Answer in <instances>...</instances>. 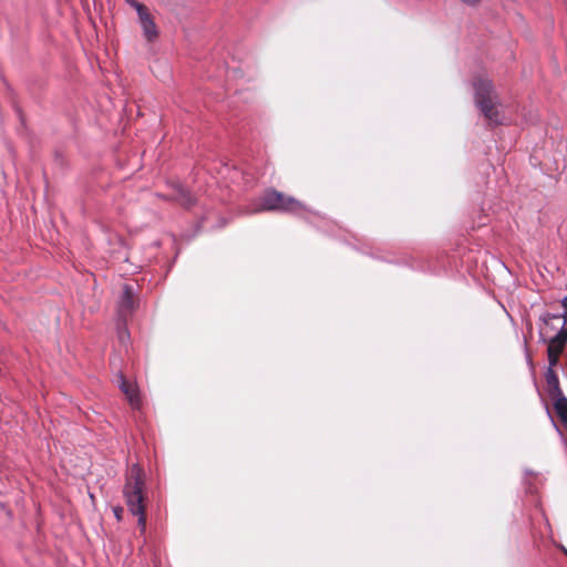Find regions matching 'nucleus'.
Listing matches in <instances>:
<instances>
[{"mask_svg":"<svg viewBox=\"0 0 567 567\" xmlns=\"http://www.w3.org/2000/svg\"><path fill=\"white\" fill-rule=\"evenodd\" d=\"M142 475V470L137 465H133L128 472L123 493L130 512L138 517V526L144 530L146 527V517L143 505L144 483Z\"/></svg>","mask_w":567,"mask_h":567,"instance_id":"2","label":"nucleus"},{"mask_svg":"<svg viewBox=\"0 0 567 567\" xmlns=\"http://www.w3.org/2000/svg\"><path fill=\"white\" fill-rule=\"evenodd\" d=\"M563 349H564L563 346L557 344L555 341L550 340L549 344H548L547 352L548 353H555V354L559 355L561 353Z\"/></svg>","mask_w":567,"mask_h":567,"instance_id":"11","label":"nucleus"},{"mask_svg":"<svg viewBox=\"0 0 567 567\" xmlns=\"http://www.w3.org/2000/svg\"><path fill=\"white\" fill-rule=\"evenodd\" d=\"M120 380H121L120 388L123 391V393L126 395L130 404L133 408H138L140 400H138L137 390H136L135 385L130 383V382H127L123 378V375L120 377Z\"/></svg>","mask_w":567,"mask_h":567,"instance_id":"6","label":"nucleus"},{"mask_svg":"<svg viewBox=\"0 0 567 567\" xmlns=\"http://www.w3.org/2000/svg\"><path fill=\"white\" fill-rule=\"evenodd\" d=\"M551 340L565 347L567 342V329H561Z\"/></svg>","mask_w":567,"mask_h":567,"instance_id":"10","label":"nucleus"},{"mask_svg":"<svg viewBox=\"0 0 567 567\" xmlns=\"http://www.w3.org/2000/svg\"><path fill=\"white\" fill-rule=\"evenodd\" d=\"M137 13L138 23L142 29L143 35L147 42H153L158 37V29L154 21V17L151 13L150 9L145 7H140Z\"/></svg>","mask_w":567,"mask_h":567,"instance_id":"4","label":"nucleus"},{"mask_svg":"<svg viewBox=\"0 0 567 567\" xmlns=\"http://www.w3.org/2000/svg\"><path fill=\"white\" fill-rule=\"evenodd\" d=\"M113 512H114V515H115L116 519L120 520L121 519V515L123 513V508L114 507Z\"/></svg>","mask_w":567,"mask_h":567,"instance_id":"15","label":"nucleus"},{"mask_svg":"<svg viewBox=\"0 0 567 567\" xmlns=\"http://www.w3.org/2000/svg\"><path fill=\"white\" fill-rule=\"evenodd\" d=\"M554 402V409L557 415L564 423H567V399L563 395V393L551 396Z\"/></svg>","mask_w":567,"mask_h":567,"instance_id":"7","label":"nucleus"},{"mask_svg":"<svg viewBox=\"0 0 567 567\" xmlns=\"http://www.w3.org/2000/svg\"><path fill=\"white\" fill-rule=\"evenodd\" d=\"M558 358H559V355H558V354H555V353H548L549 368H551V369H553V367L557 364V362H558Z\"/></svg>","mask_w":567,"mask_h":567,"instance_id":"12","label":"nucleus"},{"mask_svg":"<svg viewBox=\"0 0 567 567\" xmlns=\"http://www.w3.org/2000/svg\"><path fill=\"white\" fill-rule=\"evenodd\" d=\"M118 339L122 343H125L126 342V339H127V331L125 329H120L118 330Z\"/></svg>","mask_w":567,"mask_h":567,"instance_id":"14","label":"nucleus"},{"mask_svg":"<svg viewBox=\"0 0 567 567\" xmlns=\"http://www.w3.org/2000/svg\"><path fill=\"white\" fill-rule=\"evenodd\" d=\"M473 87L475 103L484 116L494 124L505 123L507 120L505 111L494 91L492 81L488 78L478 76L473 82Z\"/></svg>","mask_w":567,"mask_h":567,"instance_id":"1","label":"nucleus"},{"mask_svg":"<svg viewBox=\"0 0 567 567\" xmlns=\"http://www.w3.org/2000/svg\"><path fill=\"white\" fill-rule=\"evenodd\" d=\"M303 208L302 204L292 197L285 196L276 190H267L251 209V212L262 210H286L298 213Z\"/></svg>","mask_w":567,"mask_h":567,"instance_id":"3","label":"nucleus"},{"mask_svg":"<svg viewBox=\"0 0 567 567\" xmlns=\"http://www.w3.org/2000/svg\"><path fill=\"white\" fill-rule=\"evenodd\" d=\"M128 6H131L135 11H138L140 7H145L143 3L136 1V0H124Z\"/></svg>","mask_w":567,"mask_h":567,"instance_id":"13","label":"nucleus"},{"mask_svg":"<svg viewBox=\"0 0 567 567\" xmlns=\"http://www.w3.org/2000/svg\"><path fill=\"white\" fill-rule=\"evenodd\" d=\"M134 288L130 285H124L122 296L117 303V313L121 320H125L126 316L134 309Z\"/></svg>","mask_w":567,"mask_h":567,"instance_id":"5","label":"nucleus"},{"mask_svg":"<svg viewBox=\"0 0 567 567\" xmlns=\"http://www.w3.org/2000/svg\"><path fill=\"white\" fill-rule=\"evenodd\" d=\"M546 382L548 385V391L551 396L560 394L561 391L559 389L558 377L551 368H548L546 372Z\"/></svg>","mask_w":567,"mask_h":567,"instance_id":"8","label":"nucleus"},{"mask_svg":"<svg viewBox=\"0 0 567 567\" xmlns=\"http://www.w3.org/2000/svg\"><path fill=\"white\" fill-rule=\"evenodd\" d=\"M174 199L179 202L185 207H188L193 204L190 194L182 186H178L176 188V192L174 194Z\"/></svg>","mask_w":567,"mask_h":567,"instance_id":"9","label":"nucleus"},{"mask_svg":"<svg viewBox=\"0 0 567 567\" xmlns=\"http://www.w3.org/2000/svg\"><path fill=\"white\" fill-rule=\"evenodd\" d=\"M461 1L466 4L473 6V4H476L480 0H461Z\"/></svg>","mask_w":567,"mask_h":567,"instance_id":"16","label":"nucleus"}]
</instances>
